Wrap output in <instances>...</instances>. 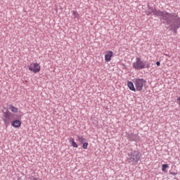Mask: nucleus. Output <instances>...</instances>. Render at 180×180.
Instances as JSON below:
<instances>
[{"label":"nucleus","instance_id":"0eeeda50","mask_svg":"<svg viewBox=\"0 0 180 180\" xmlns=\"http://www.w3.org/2000/svg\"><path fill=\"white\" fill-rule=\"evenodd\" d=\"M3 120L5 124L11 122V112H6L4 113Z\"/></svg>","mask_w":180,"mask_h":180},{"label":"nucleus","instance_id":"f8f14e48","mask_svg":"<svg viewBox=\"0 0 180 180\" xmlns=\"http://www.w3.org/2000/svg\"><path fill=\"white\" fill-rule=\"evenodd\" d=\"M78 141L80 143H85L86 141V139L84 138V136H77Z\"/></svg>","mask_w":180,"mask_h":180},{"label":"nucleus","instance_id":"9b49d317","mask_svg":"<svg viewBox=\"0 0 180 180\" xmlns=\"http://www.w3.org/2000/svg\"><path fill=\"white\" fill-rule=\"evenodd\" d=\"M9 110L13 112V113H18V108L13 106V105H10L8 108Z\"/></svg>","mask_w":180,"mask_h":180},{"label":"nucleus","instance_id":"a211bd4d","mask_svg":"<svg viewBox=\"0 0 180 180\" xmlns=\"http://www.w3.org/2000/svg\"><path fill=\"white\" fill-rule=\"evenodd\" d=\"M179 27H180V23L178 25V26L176 27V29H179Z\"/></svg>","mask_w":180,"mask_h":180},{"label":"nucleus","instance_id":"aec40b11","mask_svg":"<svg viewBox=\"0 0 180 180\" xmlns=\"http://www.w3.org/2000/svg\"><path fill=\"white\" fill-rule=\"evenodd\" d=\"M179 106H180V101H179Z\"/></svg>","mask_w":180,"mask_h":180},{"label":"nucleus","instance_id":"423d86ee","mask_svg":"<svg viewBox=\"0 0 180 180\" xmlns=\"http://www.w3.org/2000/svg\"><path fill=\"white\" fill-rule=\"evenodd\" d=\"M112 57H113V51H108L105 52V60L107 63H109L110 61L112 60Z\"/></svg>","mask_w":180,"mask_h":180},{"label":"nucleus","instance_id":"7ed1b4c3","mask_svg":"<svg viewBox=\"0 0 180 180\" xmlns=\"http://www.w3.org/2000/svg\"><path fill=\"white\" fill-rule=\"evenodd\" d=\"M128 162L130 163L131 162H139L140 160V158L141 157V155L140 154V152L137 150H134L131 153L128 154Z\"/></svg>","mask_w":180,"mask_h":180},{"label":"nucleus","instance_id":"f257e3e1","mask_svg":"<svg viewBox=\"0 0 180 180\" xmlns=\"http://www.w3.org/2000/svg\"><path fill=\"white\" fill-rule=\"evenodd\" d=\"M133 68L140 71V70H144V68H150V64L141 60V58L137 57L136 61L133 63Z\"/></svg>","mask_w":180,"mask_h":180},{"label":"nucleus","instance_id":"6ab92c4d","mask_svg":"<svg viewBox=\"0 0 180 180\" xmlns=\"http://www.w3.org/2000/svg\"><path fill=\"white\" fill-rule=\"evenodd\" d=\"M177 101H178L179 102H180V97H179V98H177Z\"/></svg>","mask_w":180,"mask_h":180},{"label":"nucleus","instance_id":"4468645a","mask_svg":"<svg viewBox=\"0 0 180 180\" xmlns=\"http://www.w3.org/2000/svg\"><path fill=\"white\" fill-rule=\"evenodd\" d=\"M72 16H74V18H78V16H79V14H78V12L73 11H72Z\"/></svg>","mask_w":180,"mask_h":180},{"label":"nucleus","instance_id":"9d476101","mask_svg":"<svg viewBox=\"0 0 180 180\" xmlns=\"http://www.w3.org/2000/svg\"><path fill=\"white\" fill-rule=\"evenodd\" d=\"M127 86L129 88L130 91H133L134 92H136V88H134V84L132 82H127Z\"/></svg>","mask_w":180,"mask_h":180},{"label":"nucleus","instance_id":"dca6fc26","mask_svg":"<svg viewBox=\"0 0 180 180\" xmlns=\"http://www.w3.org/2000/svg\"><path fill=\"white\" fill-rule=\"evenodd\" d=\"M169 174H171V175H178V173H176V172H169Z\"/></svg>","mask_w":180,"mask_h":180},{"label":"nucleus","instance_id":"2eb2a0df","mask_svg":"<svg viewBox=\"0 0 180 180\" xmlns=\"http://www.w3.org/2000/svg\"><path fill=\"white\" fill-rule=\"evenodd\" d=\"M82 148H83L84 150H86V149L88 148V143H86V142L83 143Z\"/></svg>","mask_w":180,"mask_h":180},{"label":"nucleus","instance_id":"f03ea898","mask_svg":"<svg viewBox=\"0 0 180 180\" xmlns=\"http://www.w3.org/2000/svg\"><path fill=\"white\" fill-rule=\"evenodd\" d=\"M134 84L135 85L136 91H138L139 92H141V91H143V89L146 88L147 81H146V79L143 78H135L134 79Z\"/></svg>","mask_w":180,"mask_h":180},{"label":"nucleus","instance_id":"39448f33","mask_svg":"<svg viewBox=\"0 0 180 180\" xmlns=\"http://www.w3.org/2000/svg\"><path fill=\"white\" fill-rule=\"evenodd\" d=\"M41 68V67L40 66V64L37 63H32L28 65L29 71H31V72H34V74H37V72H40Z\"/></svg>","mask_w":180,"mask_h":180},{"label":"nucleus","instance_id":"6e6552de","mask_svg":"<svg viewBox=\"0 0 180 180\" xmlns=\"http://www.w3.org/2000/svg\"><path fill=\"white\" fill-rule=\"evenodd\" d=\"M21 124L22 122H20L19 120H15L11 122V126H13V127H15L16 129L21 126Z\"/></svg>","mask_w":180,"mask_h":180},{"label":"nucleus","instance_id":"20e7f679","mask_svg":"<svg viewBox=\"0 0 180 180\" xmlns=\"http://www.w3.org/2000/svg\"><path fill=\"white\" fill-rule=\"evenodd\" d=\"M158 16H162L163 19L168 20V19H174L178 18V13H168L167 11H156L155 13Z\"/></svg>","mask_w":180,"mask_h":180},{"label":"nucleus","instance_id":"ddd939ff","mask_svg":"<svg viewBox=\"0 0 180 180\" xmlns=\"http://www.w3.org/2000/svg\"><path fill=\"white\" fill-rule=\"evenodd\" d=\"M167 168H169V166H168L167 164H164V165H162V171L163 172H167Z\"/></svg>","mask_w":180,"mask_h":180},{"label":"nucleus","instance_id":"1a4fd4ad","mask_svg":"<svg viewBox=\"0 0 180 180\" xmlns=\"http://www.w3.org/2000/svg\"><path fill=\"white\" fill-rule=\"evenodd\" d=\"M69 143H70L72 147H74L75 148H78V144H77V143L75 142V139H74V138H69Z\"/></svg>","mask_w":180,"mask_h":180},{"label":"nucleus","instance_id":"f3484780","mask_svg":"<svg viewBox=\"0 0 180 180\" xmlns=\"http://www.w3.org/2000/svg\"><path fill=\"white\" fill-rule=\"evenodd\" d=\"M156 65H158V67H160V65H161V63L160 62H157Z\"/></svg>","mask_w":180,"mask_h":180}]
</instances>
